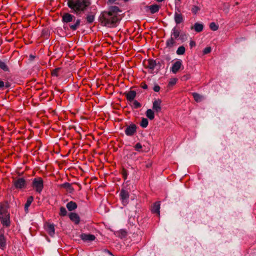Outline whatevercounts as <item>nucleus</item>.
<instances>
[{"mask_svg": "<svg viewBox=\"0 0 256 256\" xmlns=\"http://www.w3.org/2000/svg\"><path fill=\"white\" fill-rule=\"evenodd\" d=\"M121 12L118 6H112L108 11L101 13L100 20L104 26L114 27L120 20L119 13Z\"/></svg>", "mask_w": 256, "mask_h": 256, "instance_id": "nucleus-1", "label": "nucleus"}, {"mask_svg": "<svg viewBox=\"0 0 256 256\" xmlns=\"http://www.w3.org/2000/svg\"><path fill=\"white\" fill-rule=\"evenodd\" d=\"M68 6L76 13L84 12L91 4L90 0H68Z\"/></svg>", "mask_w": 256, "mask_h": 256, "instance_id": "nucleus-2", "label": "nucleus"}, {"mask_svg": "<svg viewBox=\"0 0 256 256\" xmlns=\"http://www.w3.org/2000/svg\"><path fill=\"white\" fill-rule=\"evenodd\" d=\"M8 208L7 202L0 204V220L2 226L6 228L10 227L11 224Z\"/></svg>", "mask_w": 256, "mask_h": 256, "instance_id": "nucleus-3", "label": "nucleus"}, {"mask_svg": "<svg viewBox=\"0 0 256 256\" xmlns=\"http://www.w3.org/2000/svg\"><path fill=\"white\" fill-rule=\"evenodd\" d=\"M12 184L17 190H22L26 188V181L24 178H13Z\"/></svg>", "mask_w": 256, "mask_h": 256, "instance_id": "nucleus-4", "label": "nucleus"}, {"mask_svg": "<svg viewBox=\"0 0 256 256\" xmlns=\"http://www.w3.org/2000/svg\"><path fill=\"white\" fill-rule=\"evenodd\" d=\"M32 186L37 192L40 194L44 188V180L40 177L34 178L32 182Z\"/></svg>", "mask_w": 256, "mask_h": 256, "instance_id": "nucleus-5", "label": "nucleus"}, {"mask_svg": "<svg viewBox=\"0 0 256 256\" xmlns=\"http://www.w3.org/2000/svg\"><path fill=\"white\" fill-rule=\"evenodd\" d=\"M145 68L149 70V72L151 74L153 73L154 70L156 65L155 60L152 59H148L145 60L144 62Z\"/></svg>", "mask_w": 256, "mask_h": 256, "instance_id": "nucleus-6", "label": "nucleus"}, {"mask_svg": "<svg viewBox=\"0 0 256 256\" xmlns=\"http://www.w3.org/2000/svg\"><path fill=\"white\" fill-rule=\"evenodd\" d=\"M120 198L124 206H126L128 202L129 192L128 191L122 189L120 194Z\"/></svg>", "mask_w": 256, "mask_h": 256, "instance_id": "nucleus-7", "label": "nucleus"}, {"mask_svg": "<svg viewBox=\"0 0 256 256\" xmlns=\"http://www.w3.org/2000/svg\"><path fill=\"white\" fill-rule=\"evenodd\" d=\"M136 131V126L135 124H131L128 126L125 130V134L126 136H132Z\"/></svg>", "mask_w": 256, "mask_h": 256, "instance_id": "nucleus-8", "label": "nucleus"}, {"mask_svg": "<svg viewBox=\"0 0 256 256\" xmlns=\"http://www.w3.org/2000/svg\"><path fill=\"white\" fill-rule=\"evenodd\" d=\"M44 228L50 236H54L55 234V229L54 224L46 222L44 224Z\"/></svg>", "mask_w": 256, "mask_h": 256, "instance_id": "nucleus-9", "label": "nucleus"}, {"mask_svg": "<svg viewBox=\"0 0 256 256\" xmlns=\"http://www.w3.org/2000/svg\"><path fill=\"white\" fill-rule=\"evenodd\" d=\"M174 20L176 24H180L184 21V16L180 13V10L175 12L174 15Z\"/></svg>", "mask_w": 256, "mask_h": 256, "instance_id": "nucleus-10", "label": "nucleus"}, {"mask_svg": "<svg viewBox=\"0 0 256 256\" xmlns=\"http://www.w3.org/2000/svg\"><path fill=\"white\" fill-rule=\"evenodd\" d=\"M6 246V238L4 236V230H0V248L4 250Z\"/></svg>", "mask_w": 256, "mask_h": 256, "instance_id": "nucleus-11", "label": "nucleus"}, {"mask_svg": "<svg viewBox=\"0 0 256 256\" xmlns=\"http://www.w3.org/2000/svg\"><path fill=\"white\" fill-rule=\"evenodd\" d=\"M124 95L126 96L127 100L131 102L133 101L136 98V92L134 90H130L128 92H125Z\"/></svg>", "mask_w": 256, "mask_h": 256, "instance_id": "nucleus-12", "label": "nucleus"}, {"mask_svg": "<svg viewBox=\"0 0 256 256\" xmlns=\"http://www.w3.org/2000/svg\"><path fill=\"white\" fill-rule=\"evenodd\" d=\"M80 238L86 242H91L94 240L96 239V236L94 234H82L80 236Z\"/></svg>", "mask_w": 256, "mask_h": 256, "instance_id": "nucleus-13", "label": "nucleus"}, {"mask_svg": "<svg viewBox=\"0 0 256 256\" xmlns=\"http://www.w3.org/2000/svg\"><path fill=\"white\" fill-rule=\"evenodd\" d=\"M160 202H155L151 206L150 210L152 213L156 214L159 216L160 215Z\"/></svg>", "mask_w": 256, "mask_h": 256, "instance_id": "nucleus-14", "label": "nucleus"}, {"mask_svg": "<svg viewBox=\"0 0 256 256\" xmlns=\"http://www.w3.org/2000/svg\"><path fill=\"white\" fill-rule=\"evenodd\" d=\"M182 66V62L181 60L176 61L172 66L171 68V71L174 74H176L180 68Z\"/></svg>", "mask_w": 256, "mask_h": 256, "instance_id": "nucleus-15", "label": "nucleus"}, {"mask_svg": "<svg viewBox=\"0 0 256 256\" xmlns=\"http://www.w3.org/2000/svg\"><path fill=\"white\" fill-rule=\"evenodd\" d=\"M162 100L160 99H158L153 102L152 108L156 112H160Z\"/></svg>", "mask_w": 256, "mask_h": 256, "instance_id": "nucleus-16", "label": "nucleus"}, {"mask_svg": "<svg viewBox=\"0 0 256 256\" xmlns=\"http://www.w3.org/2000/svg\"><path fill=\"white\" fill-rule=\"evenodd\" d=\"M74 18H75L74 16L69 13H66L62 16V20L64 22L68 23L72 22Z\"/></svg>", "mask_w": 256, "mask_h": 256, "instance_id": "nucleus-17", "label": "nucleus"}, {"mask_svg": "<svg viewBox=\"0 0 256 256\" xmlns=\"http://www.w3.org/2000/svg\"><path fill=\"white\" fill-rule=\"evenodd\" d=\"M69 218L75 224H79L80 218L77 214L75 212H70L69 214Z\"/></svg>", "mask_w": 256, "mask_h": 256, "instance_id": "nucleus-18", "label": "nucleus"}, {"mask_svg": "<svg viewBox=\"0 0 256 256\" xmlns=\"http://www.w3.org/2000/svg\"><path fill=\"white\" fill-rule=\"evenodd\" d=\"M191 30H194L197 32H200L203 30L204 25L202 24L196 22L194 24L191 26Z\"/></svg>", "mask_w": 256, "mask_h": 256, "instance_id": "nucleus-19", "label": "nucleus"}, {"mask_svg": "<svg viewBox=\"0 0 256 256\" xmlns=\"http://www.w3.org/2000/svg\"><path fill=\"white\" fill-rule=\"evenodd\" d=\"M176 38H174L170 36L166 42V46L168 48H172L176 44Z\"/></svg>", "mask_w": 256, "mask_h": 256, "instance_id": "nucleus-20", "label": "nucleus"}, {"mask_svg": "<svg viewBox=\"0 0 256 256\" xmlns=\"http://www.w3.org/2000/svg\"><path fill=\"white\" fill-rule=\"evenodd\" d=\"M180 34V30L178 28L174 27L172 29L170 36L174 38L177 39L179 37Z\"/></svg>", "mask_w": 256, "mask_h": 256, "instance_id": "nucleus-21", "label": "nucleus"}, {"mask_svg": "<svg viewBox=\"0 0 256 256\" xmlns=\"http://www.w3.org/2000/svg\"><path fill=\"white\" fill-rule=\"evenodd\" d=\"M66 208L68 209V210L69 211H72V210H76L78 207V206H77V204H76V202H75L73 201H70V202H68L66 204Z\"/></svg>", "mask_w": 256, "mask_h": 256, "instance_id": "nucleus-22", "label": "nucleus"}, {"mask_svg": "<svg viewBox=\"0 0 256 256\" xmlns=\"http://www.w3.org/2000/svg\"><path fill=\"white\" fill-rule=\"evenodd\" d=\"M34 200V198L32 196H30L28 198L26 202L24 204V210L26 212H28V208L30 206L31 204Z\"/></svg>", "mask_w": 256, "mask_h": 256, "instance_id": "nucleus-23", "label": "nucleus"}, {"mask_svg": "<svg viewBox=\"0 0 256 256\" xmlns=\"http://www.w3.org/2000/svg\"><path fill=\"white\" fill-rule=\"evenodd\" d=\"M96 10L94 9L92 13V14H88L86 16V19L88 23H92L94 20V14L96 13Z\"/></svg>", "mask_w": 256, "mask_h": 256, "instance_id": "nucleus-24", "label": "nucleus"}, {"mask_svg": "<svg viewBox=\"0 0 256 256\" xmlns=\"http://www.w3.org/2000/svg\"><path fill=\"white\" fill-rule=\"evenodd\" d=\"M160 8V6L158 4H153L149 6V9L152 14H154L158 12Z\"/></svg>", "mask_w": 256, "mask_h": 256, "instance_id": "nucleus-25", "label": "nucleus"}, {"mask_svg": "<svg viewBox=\"0 0 256 256\" xmlns=\"http://www.w3.org/2000/svg\"><path fill=\"white\" fill-rule=\"evenodd\" d=\"M146 116L150 120H152L154 118V111L151 109H148L146 112Z\"/></svg>", "mask_w": 256, "mask_h": 256, "instance_id": "nucleus-26", "label": "nucleus"}, {"mask_svg": "<svg viewBox=\"0 0 256 256\" xmlns=\"http://www.w3.org/2000/svg\"><path fill=\"white\" fill-rule=\"evenodd\" d=\"M193 98L196 102H201L203 99V96L196 92H193L192 94Z\"/></svg>", "mask_w": 256, "mask_h": 256, "instance_id": "nucleus-27", "label": "nucleus"}, {"mask_svg": "<svg viewBox=\"0 0 256 256\" xmlns=\"http://www.w3.org/2000/svg\"><path fill=\"white\" fill-rule=\"evenodd\" d=\"M80 20L79 19H78L76 20L74 24H69V26L71 30H75L78 28V26L80 25Z\"/></svg>", "mask_w": 256, "mask_h": 256, "instance_id": "nucleus-28", "label": "nucleus"}, {"mask_svg": "<svg viewBox=\"0 0 256 256\" xmlns=\"http://www.w3.org/2000/svg\"><path fill=\"white\" fill-rule=\"evenodd\" d=\"M0 68L4 72H9V68L7 64L1 60H0Z\"/></svg>", "mask_w": 256, "mask_h": 256, "instance_id": "nucleus-29", "label": "nucleus"}, {"mask_svg": "<svg viewBox=\"0 0 256 256\" xmlns=\"http://www.w3.org/2000/svg\"><path fill=\"white\" fill-rule=\"evenodd\" d=\"M186 48L184 46H180L178 48V50H176V54L178 55H182L185 53Z\"/></svg>", "mask_w": 256, "mask_h": 256, "instance_id": "nucleus-30", "label": "nucleus"}, {"mask_svg": "<svg viewBox=\"0 0 256 256\" xmlns=\"http://www.w3.org/2000/svg\"><path fill=\"white\" fill-rule=\"evenodd\" d=\"M61 70L60 68H57L52 70L51 74L53 76H58L59 73Z\"/></svg>", "mask_w": 256, "mask_h": 256, "instance_id": "nucleus-31", "label": "nucleus"}, {"mask_svg": "<svg viewBox=\"0 0 256 256\" xmlns=\"http://www.w3.org/2000/svg\"><path fill=\"white\" fill-rule=\"evenodd\" d=\"M10 83L8 82L4 83L3 81L0 80V89L4 90V88H8L10 86Z\"/></svg>", "mask_w": 256, "mask_h": 256, "instance_id": "nucleus-32", "label": "nucleus"}, {"mask_svg": "<svg viewBox=\"0 0 256 256\" xmlns=\"http://www.w3.org/2000/svg\"><path fill=\"white\" fill-rule=\"evenodd\" d=\"M148 120L146 118H142L140 125L142 128H146L148 126Z\"/></svg>", "mask_w": 256, "mask_h": 256, "instance_id": "nucleus-33", "label": "nucleus"}, {"mask_svg": "<svg viewBox=\"0 0 256 256\" xmlns=\"http://www.w3.org/2000/svg\"><path fill=\"white\" fill-rule=\"evenodd\" d=\"M59 214L60 216H66L67 214V211L65 208L62 206L60 208V212Z\"/></svg>", "mask_w": 256, "mask_h": 256, "instance_id": "nucleus-34", "label": "nucleus"}, {"mask_svg": "<svg viewBox=\"0 0 256 256\" xmlns=\"http://www.w3.org/2000/svg\"><path fill=\"white\" fill-rule=\"evenodd\" d=\"M210 30L213 31L217 30L218 28V26L216 24L215 22H212L210 24Z\"/></svg>", "mask_w": 256, "mask_h": 256, "instance_id": "nucleus-35", "label": "nucleus"}, {"mask_svg": "<svg viewBox=\"0 0 256 256\" xmlns=\"http://www.w3.org/2000/svg\"><path fill=\"white\" fill-rule=\"evenodd\" d=\"M200 10V8L196 6H193L192 8L191 11L194 14H197V12Z\"/></svg>", "mask_w": 256, "mask_h": 256, "instance_id": "nucleus-36", "label": "nucleus"}, {"mask_svg": "<svg viewBox=\"0 0 256 256\" xmlns=\"http://www.w3.org/2000/svg\"><path fill=\"white\" fill-rule=\"evenodd\" d=\"M133 101L134 102H133L132 106L134 107V108H138L141 107L142 104H140V102H139L138 101H137L136 100H134Z\"/></svg>", "mask_w": 256, "mask_h": 256, "instance_id": "nucleus-37", "label": "nucleus"}, {"mask_svg": "<svg viewBox=\"0 0 256 256\" xmlns=\"http://www.w3.org/2000/svg\"><path fill=\"white\" fill-rule=\"evenodd\" d=\"M178 81V79L176 78H171L168 82V86H172L176 84Z\"/></svg>", "mask_w": 256, "mask_h": 256, "instance_id": "nucleus-38", "label": "nucleus"}, {"mask_svg": "<svg viewBox=\"0 0 256 256\" xmlns=\"http://www.w3.org/2000/svg\"><path fill=\"white\" fill-rule=\"evenodd\" d=\"M122 174L123 178L124 180H126L127 178V176H128V174L127 170L126 169L123 168L122 171Z\"/></svg>", "mask_w": 256, "mask_h": 256, "instance_id": "nucleus-39", "label": "nucleus"}, {"mask_svg": "<svg viewBox=\"0 0 256 256\" xmlns=\"http://www.w3.org/2000/svg\"><path fill=\"white\" fill-rule=\"evenodd\" d=\"M134 148L136 150L140 152L142 150V146L140 143H137L134 146Z\"/></svg>", "mask_w": 256, "mask_h": 256, "instance_id": "nucleus-40", "label": "nucleus"}, {"mask_svg": "<svg viewBox=\"0 0 256 256\" xmlns=\"http://www.w3.org/2000/svg\"><path fill=\"white\" fill-rule=\"evenodd\" d=\"M61 187L66 188H70L71 186V184L68 182H65L62 184H60Z\"/></svg>", "mask_w": 256, "mask_h": 256, "instance_id": "nucleus-41", "label": "nucleus"}, {"mask_svg": "<svg viewBox=\"0 0 256 256\" xmlns=\"http://www.w3.org/2000/svg\"><path fill=\"white\" fill-rule=\"evenodd\" d=\"M211 52L210 47H206L203 50L204 54H209Z\"/></svg>", "mask_w": 256, "mask_h": 256, "instance_id": "nucleus-42", "label": "nucleus"}, {"mask_svg": "<svg viewBox=\"0 0 256 256\" xmlns=\"http://www.w3.org/2000/svg\"><path fill=\"white\" fill-rule=\"evenodd\" d=\"M140 87L144 90L148 89V88L147 84L144 82H142L140 84Z\"/></svg>", "mask_w": 256, "mask_h": 256, "instance_id": "nucleus-43", "label": "nucleus"}, {"mask_svg": "<svg viewBox=\"0 0 256 256\" xmlns=\"http://www.w3.org/2000/svg\"><path fill=\"white\" fill-rule=\"evenodd\" d=\"M189 44L190 48H192L196 46V42L194 40H190Z\"/></svg>", "mask_w": 256, "mask_h": 256, "instance_id": "nucleus-44", "label": "nucleus"}, {"mask_svg": "<svg viewBox=\"0 0 256 256\" xmlns=\"http://www.w3.org/2000/svg\"><path fill=\"white\" fill-rule=\"evenodd\" d=\"M160 90V86L158 85H155L154 87V90L156 92H158Z\"/></svg>", "mask_w": 256, "mask_h": 256, "instance_id": "nucleus-45", "label": "nucleus"}, {"mask_svg": "<svg viewBox=\"0 0 256 256\" xmlns=\"http://www.w3.org/2000/svg\"><path fill=\"white\" fill-rule=\"evenodd\" d=\"M116 0H108V3L109 4H112Z\"/></svg>", "mask_w": 256, "mask_h": 256, "instance_id": "nucleus-46", "label": "nucleus"}, {"mask_svg": "<svg viewBox=\"0 0 256 256\" xmlns=\"http://www.w3.org/2000/svg\"><path fill=\"white\" fill-rule=\"evenodd\" d=\"M152 166V164H146V168H150V166Z\"/></svg>", "mask_w": 256, "mask_h": 256, "instance_id": "nucleus-47", "label": "nucleus"}, {"mask_svg": "<svg viewBox=\"0 0 256 256\" xmlns=\"http://www.w3.org/2000/svg\"><path fill=\"white\" fill-rule=\"evenodd\" d=\"M164 0H156V1H157L158 2H162V1H164Z\"/></svg>", "mask_w": 256, "mask_h": 256, "instance_id": "nucleus-48", "label": "nucleus"}, {"mask_svg": "<svg viewBox=\"0 0 256 256\" xmlns=\"http://www.w3.org/2000/svg\"><path fill=\"white\" fill-rule=\"evenodd\" d=\"M181 0H176V2H180Z\"/></svg>", "mask_w": 256, "mask_h": 256, "instance_id": "nucleus-49", "label": "nucleus"}, {"mask_svg": "<svg viewBox=\"0 0 256 256\" xmlns=\"http://www.w3.org/2000/svg\"><path fill=\"white\" fill-rule=\"evenodd\" d=\"M108 252L110 254H112V252H110V251H108Z\"/></svg>", "mask_w": 256, "mask_h": 256, "instance_id": "nucleus-50", "label": "nucleus"}]
</instances>
